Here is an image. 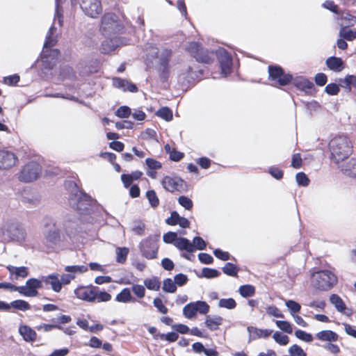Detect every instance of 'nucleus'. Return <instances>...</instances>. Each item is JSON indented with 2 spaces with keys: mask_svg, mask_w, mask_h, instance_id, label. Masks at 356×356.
I'll return each mask as SVG.
<instances>
[{
  "mask_svg": "<svg viewBox=\"0 0 356 356\" xmlns=\"http://www.w3.org/2000/svg\"><path fill=\"white\" fill-rule=\"evenodd\" d=\"M186 49L199 63H210L216 56L220 63L222 74L227 76L232 72V57L224 48L220 47L216 51H209L202 47L198 42H189Z\"/></svg>",
  "mask_w": 356,
  "mask_h": 356,
  "instance_id": "obj_1",
  "label": "nucleus"
},
{
  "mask_svg": "<svg viewBox=\"0 0 356 356\" xmlns=\"http://www.w3.org/2000/svg\"><path fill=\"white\" fill-rule=\"evenodd\" d=\"M65 187L70 190L69 204L74 210L80 214L88 215L93 209L96 200L90 195L79 190L76 184L73 181H67Z\"/></svg>",
  "mask_w": 356,
  "mask_h": 356,
  "instance_id": "obj_2",
  "label": "nucleus"
},
{
  "mask_svg": "<svg viewBox=\"0 0 356 356\" xmlns=\"http://www.w3.org/2000/svg\"><path fill=\"white\" fill-rule=\"evenodd\" d=\"M172 56V51L170 49L162 48L157 50L152 58H147V66L157 72L159 78L163 83L168 81L170 77V61Z\"/></svg>",
  "mask_w": 356,
  "mask_h": 356,
  "instance_id": "obj_3",
  "label": "nucleus"
},
{
  "mask_svg": "<svg viewBox=\"0 0 356 356\" xmlns=\"http://www.w3.org/2000/svg\"><path fill=\"white\" fill-rule=\"evenodd\" d=\"M55 2L56 8L54 24H52L49 29L43 47V51H47V56L49 60L53 61H55L59 55V51L58 49H49V48L55 46L58 41L57 29L54 24L56 22H58V24L60 26L63 25V10L61 6H60L61 3V0H55Z\"/></svg>",
  "mask_w": 356,
  "mask_h": 356,
  "instance_id": "obj_4",
  "label": "nucleus"
},
{
  "mask_svg": "<svg viewBox=\"0 0 356 356\" xmlns=\"http://www.w3.org/2000/svg\"><path fill=\"white\" fill-rule=\"evenodd\" d=\"M352 148L351 143L346 136L333 138L329 143L331 161L336 164H339L351 154Z\"/></svg>",
  "mask_w": 356,
  "mask_h": 356,
  "instance_id": "obj_5",
  "label": "nucleus"
},
{
  "mask_svg": "<svg viewBox=\"0 0 356 356\" xmlns=\"http://www.w3.org/2000/svg\"><path fill=\"white\" fill-rule=\"evenodd\" d=\"M44 243L47 247L54 248L61 241V232L59 228V222L50 216H47L43 220Z\"/></svg>",
  "mask_w": 356,
  "mask_h": 356,
  "instance_id": "obj_6",
  "label": "nucleus"
},
{
  "mask_svg": "<svg viewBox=\"0 0 356 356\" xmlns=\"http://www.w3.org/2000/svg\"><path fill=\"white\" fill-rule=\"evenodd\" d=\"M2 232L9 241L19 243L24 241L26 236L24 228L15 219L8 220L2 227Z\"/></svg>",
  "mask_w": 356,
  "mask_h": 356,
  "instance_id": "obj_7",
  "label": "nucleus"
},
{
  "mask_svg": "<svg viewBox=\"0 0 356 356\" xmlns=\"http://www.w3.org/2000/svg\"><path fill=\"white\" fill-rule=\"evenodd\" d=\"M337 275L329 270H321L312 275L314 287L321 291H328L337 284Z\"/></svg>",
  "mask_w": 356,
  "mask_h": 356,
  "instance_id": "obj_8",
  "label": "nucleus"
},
{
  "mask_svg": "<svg viewBox=\"0 0 356 356\" xmlns=\"http://www.w3.org/2000/svg\"><path fill=\"white\" fill-rule=\"evenodd\" d=\"M159 235L149 236L140 242L138 248L143 257L147 259L157 258L159 248Z\"/></svg>",
  "mask_w": 356,
  "mask_h": 356,
  "instance_id": "obj_9",
  "label": "nucleus"
},
{
  "mask_svg": "<svg viewBox=\"0 0 356 356\" xmlns=\"http://www.w3.org/2000/svg\"><path fill=\"white\" fill-rule=\"evenodd\" d=\"M81 220L72 215H67L64 217L61 224L66 236L72 241H74L76 239L79 232H81V227L79 222ZM60 224V222H59Z\"/></svg>",
  "mask_w": 356,
  "mask_h": 356,
  "instance_id": "obj_10",
  "label": "nucleus"
},
{
  "mask_svg": "<svg viewBox=\"0 0 356 356\" xmlns=\"http://www.w3.org/2000/svg\"><path fill=\"white\" fill-rule=\"evenodd\" d=\"M101 30L104 34H115L123 29V26L118 21V17L113 13H106L102 17Z\"/></svg>",
  "mask_w": 356,
  "mask_h": 356,
  "instance_id": "obj_11",
  "label": "nucleus"
},
{
  "mask_svg": "<svg viewBox=\"0 0 356 356\" xmlns=\"http://www.w3.org/2000/svg\"><path fill=\"white\" fill-rule=\"evenodd\" d=\"M41 173V166L37 162L31 161L26 164L19 175V179L24 182H31L38 179Z\"/></svg>",
  "mask_w": 356,
  "mask_h": 356,
  "instance_id": "obj_12",
  "label": "nucleus"
},
{
  "mask_svg": "<svg viewBox=\"0 0 356 356\" xmlns=\"http://www.w3.org/2000/svg\"><path fill=\"white\" fill-rule=\"evenodd\" d=\"M269 79L276 81L280 86L288 85L293 80V75L290 73H284L282 67L279 65L268 66Z\"/></svg>",
  "mask_w": 356,
  "mask_h": 356,
  "instance_id": "obj_13",
  "label": "nucleus"
},
{
  "mask_svg": "<svg viewBox=\"0 0 356 356\" xmlns=\"http://www.w3.org/2000/svg\"><path fill=\"white\" fill-rule=\"evenodd\" d=\"M161 185L170 193L175 191L182 193L187 188L186 181L179 177L165 176L161 181Z\"/></svg>",
  "mask_w": 356,
  "mask_h": 356,
  "instance_id": "obj_14",
  "label": "nucleus"
},
{
  "mask_svg": "<svg viewBox=\"0 0 356 356\" xmlns=\"http://www.w3.org/2000/svg\"><path fill=\"white\" fill-rule=\"evenodd\" d=\"M80 8L86 15L96 18L102 13L101 0H79Z\"/></svg>",
  "mask_w": 356,
  "mask_h": 356,
  "instance_id": "obj_15",
  "label": "nucleus"
},
{
  "mask_svg": "<svg viewBox=\"0 0 356 356\" xmlns=\"http://www.w3.org/2000/svg\"><path fill=\"white\" fill-rule=\"evenodd\" d=\"M42 287V278H30L26 280L24 286H19V293L26 297H35L38 295V290Z\"/></svg>",
  "mask_w": 356,
  "mask_h": 356,
  "instance_id": "obj_16",
  "label": "nucleus"
},
{
  "mask_svg": "<svg viewBox=\"0 0 356 356\" xmlns=\"http://www.w3.org/2000/svg\"><path fill=\"white\" fill-rule=\"evenodd\" d=\"M202 74V70L195 72L190 66L184 67L180 70L178 74V82L183 86L191 84L195 79L198 78V74Z\"/></svg>",
  "mask_w": 356,
  "mask_h": 356,
  "instance_id": "obj_17",
  "label": "nucleus"
},
{
  "mask_svg": "<svg viewBox=\"0 0 356 356\" xmlns=\"http://www.w3.org/2000/svg\"><path fill=\"white\" fill-rule=\"evenodd\" d=\"M17 156L6 149H0V170H8L13 167L17 162Z\"/></svg>",
  "mask_w": 356,
  "mask_h": 356,
  "instance_id": "obj_18",
  "label": "nucleus"
},
{
  "mask_svg": "<svg viewBox=\"0 0 356 356\" xmlns=\"http://www.w3.org/2000/svg\"><path fill=\"white\" fill-rule=\"evenodd\" d=\"M96 291L95 286H81L74 290V293L78 298L92 302L95 301Z\"/></svg>",
  "mask_w": 356,
  "mask_h": 356,
  "instance_id": "obj_19",
  "label": "nucleus"
},
{
  "mask_svg": "<svg viewBox=\"0 0 356 356\" xmlns=\"http://www.w3.org/2000/svg\"><path fill=\"white\" fill-rule=\"evenodd\" d=\"M291 82H293L294 86L298 89L308 94H311V90L314 88V84L313 82L305 76H300L295 78L293 77Z\"/></svg>",
  "mask_w": 356,
  "mask_h": 356,
  "instance_id": "obj_20",
  "label": "nucleus"
},
{
  "mask_svg": "<svg viewBox=\"0 0 356 356\" xmlns=\"http://www.w3.org/2000/svg\"><path fill=\"white\" fill-rule=\"evenodd\" d=\"M113 85L115 88L122 90L124 92L129 91L131 92H136L138 90V88L135 84L119 77H115L113 79Z\"/></svg>",
  "mask_w": 356,
  "mask_h": 356,
  "instance_id": "obj_21",
  "label": "nucleus"
},
{
  "mask_svg": "<svg viewBox=\"0 0 356 356\" xmlns=\"http://www.w3.org/2000/svg\"><path fill=\"white\" fill-rule=\"evenodd\" d=\"M42 282H44L47 285H50L51 289L56 293H58L62 289V283L58 277V274L53 273L47 276H42Z\"/></svg>",
  "mask_w": 356,
  "mask_h": 356,
  "instance_id": "obj_22",
  "label": "nucleus"
},
{
  "mask_svg": "<svg viewBox=\"0 0 356 356\" xmlns=\"http://www.w3.org/2000/svg\"><path fill=\"white\" fill-rule=\"evenodd\" d=\"M325 64L330 70L335 72H340L345 68V63L342 58L334 56L327 58Z\"/></svg>",
  "mask_w": 356,
  "mask_h": 356,
  "instance_id": "obj_23",
  "label": "nucleus"
},
{
  "mask_svg": "<svg viewBox=\"0 0 356 356\" xmlns=\"http://www.w3.org/2000/svg\"><path fill=\"white\" fill-rule=\"evenodd\" d=\"M8 270L10 278L14 280H18L19 278H26L29 275V270L26 266H15L8 265L6 267Z\"/></svg>",
  "mask_w": 356,
  "mask_h": 356,
  "instance_id": "obj_24",
  "label": "nucleus"
},
{
  "mask_svg": "<svg viewBox=\"0 0 356 356\" xmlns=\"http://www.w3.org/2000/svg\"><path fill=\"white\" fill-rule=\"evenodd\" d=\"M248 331L250 333V339L254 340L257 338H267L271 333L272 330L268 329H259L254 327H248Z\"/></svg>",
  "mask_w": 356,
  "mask_h": 356,
  "instance_id": "obj_25",
  "label": "nucleus"
},
{
  "mask_svg": "<svg viewBox=\"0 0 356 356\" xmlns=\"http://www.w3.org/2000/svg\"><path fill=\"white\" fill-rule=\"evenodd\" d=\"M346 175L356 177V158H351L348 162L339 166Z\"/></svg>",
  "mask_w": 356,
  "mask_h": 356,
  "instance_id": "obj_26",
  "label": "nucleus"
},
{
  "mask_svg": "<svg viewBox=\"0 0 356 356\" xmlns=\"http://www.w3.org/2000/svg\"><path fill=\"white\" fill-rule=\"evenodd\" d=\"M222 322L223 318L220 316H207L205 325L211 331H215L218 329L219 325L222 324Z\"/></svg>",
  "mask_w": 356,
  "mask_h": 356,
  "instance_id": "obj_27",
  "label": "nucleus"
},
{
  "mask_svg": "<svg viewBox=\"0 0 356 356\" xmlns=\"http://www.w3.org/2000/svg\"><path fill=\"white\" fill-rule=\"evenodd\" d=\"M174 245L179 250H186L188 252H193L195 250L194 245L186 238H178Z\"/></svg>",
  "mask_w": 356,
  "mask_h": 356,
  "instance_id": "obj_28",
  "label": "nucleus"
},
{
  "mask_svg": "<svg viewBox=\"0 0 356 356\" xmlns=\"http://www.w3.org/2000/svg\"><path fill=\"white\" fill-rule=\"evenodd\" d=\"M19 332L26 341H34L36 339V332L27 325H21L19 327Z\"/></svg>",
  "mask_w": 356,
  "mask_h": 356,
  "instance_id": "obj_29",
  "label": "nucleus"
},
{
  "mask_svg": "<svg viewBox=\"0 0 356 356\" xmlns=\"http://www.w3.org/2000/svg\"><path fill=\"white\" fill-rule=\"evenodd\" d=\"M316 337L323 341H337L338 334L332 330H322L316 334Z\"/></svg>",
  "mask_w": 356,
  "mask_h": 356,
  "instance_id": "obj_30",
  "label": "nucleus"
},
{
  "mask_svg": "<svg viewBox=\"0 0 356 356\" xmlns=\"http://www.w3.org/2000/svg\"><path fill=\"white\" fill-rule=\"evenodd\" d=\"M145 163L148 168L151 170V171L147 172V175L152 178H154L156 176V172L154 170L161 169L162 167L161 163L152 158L146 159Z\"/></svg>",
  "mask_w": 356,
  "mask_h": 356,
  "instance_id": "obj_31",
  "label": "nucleus"
},
{
  "mask_svg": "<svg viewBox=\"0 0 356 356\" xmlns=\"http://www.w3.org/2000/svg\"><path fill=\"white\" fill-rule=\"evenodd\" d=\"M330 302L334 306L338 312H343L346 309L343 300L337 294H332L330 296Z\"/></svg>",
  "mask_w": 356,
  "mask_h": 356,
  "instance_id": "obj_32",
  "label": "nucleus"
},
{
  "mask_svg": "<svg viewBox=\"0 0 356 356\" xmlns=\"http://www.w3.org/2000/svg\"><path fill=\"white\" fill-rule=\"evenodd\" d=\"M337 19L344 21L348 26H353L356 24V17L355 15L341 10L340 13L338 14Z\"/></svg>",
  "mask_w": 356,
  "mask_h": 356,
  "instance_id": "obj_33",
  "label": "nucleus"
},
{
  "mask_svg": "<svg viewBox=\"0 0 356 356\" xmlns=\"http://www.w3.org/2000/svg\"><path fill=\"white\" fill-rule=\"evenodd\" d=\"M115 300L120 302L125 303L129 302H134L135 301V299L132 298L129 289L124 288L116 296Z\"/></svg>",
  "mask_w": 356,
  "mask_h": 356,
  "instance_id": "obj_34",
  "label": "nucleus"
},
{
  "mask_svg": "<svg viewBox=\"0 0 356 356\" xmlns=\"http://www.w3.org/2000/svg\"><path fill=\"white\" fill-rule=\"evenodd\" d=\"M118 46L117 41L115 39L106 40L102 42L101 51L103 54H108L114 51Z\"/></svg>",
  "mask_w": 356,
  "mask_h": 356,
  "instance_id": "obj_35",
  "label": "nucleus"
},
{
  "mask_svg": "<svg viewBox=\"0 0 356 356\" xmlns=\"http://www.w3.org/2000/svg\"><path fill=\"white\" fill-rule=\"evenodd\" d=\"M238 293L243 298H250L254 295L255 288L251 284L241 285L238 288Z\"/></svg>",
  "mask_w": 356,
  "mask_h": 356,
  "instance_id": "obj_36",
  "label": "nucleus"
},
{
  "mask_svg": "<svg viewBox=\"0 0 356 356\" xmlns=\"http://www.w3.org/2000/svg\"><path fill=\"white\" fill-rule=\"evenodd\" d=\"M222 270L227 275L232 276V277H237L239 268L235 264L230 263V262H227L222 268Z\"/></svg>",
  "mask_w": 356,
  "mask_h": 356,
  "instance_id": "obj_37",
  "label": "nucleus"
},
{
  "mask_svg": "<svg viewBox=\"0 0 356 356\" xmlns=\"http://www.w3.org/2000/svg\"><path fill=\"white\" fill-rule=\"evenodd\" d=\"M116 261L119 264H124L127 261L129 250L127 248L118 247L115 250Z\"/></svg>",
  "mask_w": 356,
  "mask_h": 356,
  "instance_id": "obj_38",
  "label": "nucleus"
},
{
  "mask_svg": "<svg viewBox=\"0 0 356 356\" xmlns=\"http://www.w3.org/2000/svg\"><path fill=\"white\" fill-rule=\"evenodd\" d=\"M339 34L340 38L346 39L348 41H353L356 39V31L347 29L345 26L341 29Z\"/></svg>",
  "mask_w": 356,
  "mask_h": 356,
  "instance_id": "obj_39",
  "label": "nucleus"
},
{
  "mask_svg": "<svg viewBox=\"0 0 356 356\" xmlns=\"http://www.w3.org/2000/svg\"><path fill=\"white\" fill-rule=\"evenodd\" d=\"M218 307L220 308H225L227 309H234L236 308L237 304L235 300L232 298H221L218 301Z\"/></svg>",
  "mask_w": 356,
  "mask_h": 356,
  "instance_id": "obj_40",
  "label": "nucleus"
},
{
  "mask_svg": "<svg viewBox=\"0 0 356 356\" xmlns=\"http://www.w3.org/2000/svg\"><path fill=\"white\" fill-rule=\"evenodd\" d=\"M10 307L20 311H27L31 309V305L24 300H16L10 302Z\"/></svg>",
  "mask_w": 356,
  "mask_h": 356,
  "instance_id": "obj_41",
  "label": "nucleus"
},
{
  "mask_svg": "<svg viewBox=\"0 0 356 356\" xmlns=\"http://www.w3.org/2000/svg\"><path fill=\"white\" fill-rule=\"evenodd\" d=\"M196 314L197 311L194 302H190L184 306L183 309V314L186 318L191 319L196 315Z\"/></svg>",
  "mask_w": 356,
  "mask_h": 356,
  "instance_id": "obj_42",
  "label": "nucleus"
},
{
  "mask_svg": "<svg viewBox=\"0 0 356 356\" xmlns=\"http://www.w3.org/2000/svg\"><path fill=\"white\" fill-rule=\"evenodd\" d=\"M145 286L149 290L159 291L161 287V282L156 277L144 280Z\"/></svg>",
  "mask_w": 356,
  "mask_h": 356,
  "instance_id": "obj_43",
  "label": "nucleus"
},
{
  "mask_svg": "<svg viewBox=\"0 0 356 356\" xmlns=\"http://www.w3.org/2000/svg\"><path fill=\"white\" fill-rule=\"evenodd\" d=\"M156 115L167 122H169L172 119V112L168 107L166 106L162 107L160 109H159L156 111Z\"/></svg>",
  "mask_w": 356,
  "mask_h": 356,
  "instance_id": "obj_44",
  "label": "nucleus"
},
{
  "mask_svg": "<svg viewBox=\"0 0 356 356\" xmlns=\"http://www.w3.org/2000/svg\"><path fill=\"white\" fill-rule=\"evenodd\" d=\"M179 338V335L175 332H168L167 334H161L159 333L156 336H154V339H160L161 340H166L169 342H175Z\"/></svg>",
  "mask_w": 356,
  "mask_h": 356,
  "instance_id": "obj_45",
  "label": "nucleus"
},
{
  "mask_svg": "<svg viewBox=\"0 0 356 356\" xmlns=\"http://www.w3.org/2000/svg\"><path fill=\"white\" fill-rule=\"evenodd\" d=\"M60 75L63 79H74L75 73L70 66L65 65L60 68Z\"/></svg>",
  "mask_w": 356,
  "mask_h": 356,
  "instance_id": "obj_46",
  "label": "nucleus"
},
{
  "mask_svg": "<svg viewBox=\"0 0 356 356\" xmlns=\"http://www.w3.org/2000/svg\"><path fill=\"white\" fill-rule=\"evenodd\" d=\"M163 290L166 293H173L177 291V286L171 278H166L163 280Z\"/></svg>",
  "mask_w": 356,
  "mask_h": 356,
  "instance_id": "obj_47",
  "label": "nucleus"
},
{
  "mask_svg": "<svg viewBox=\"0 0 356 356\" xmlns=\"http://www.w3.org/2000/svg\"><path fill=\"white\" fill-rule=\"evenodd\" d=\"M220 275V272L215 268H203L202 270V275L200 277L207 279L218 277Z\"/></svg>",
  "mask_w": 356,
  "mask_h": 356,
  "instance_id": "obj_48",
  "label": "nucleus"
},
{
  "mask_svg": "<svg viewBox=\"0 0 356 356\" xmlns=\"http://www.w3.org/2000/svg\"><path fill=\"white\" fill-rule=\"evenodd\" d=\"M146 197L149 201L150 206L156 208L159 204V200L154 190H149L146 192Z\"/></svg>",
  "mask_w": 356,
  "mask_h": 356,
  "instance_id": "obj_49",
  "label": "nucleus"
},
{
  "mask_svg": "<svg viewBox=\"0 0 356 356\" xmlns=\"http://www.w3.org/2000/svg\"><path fill=\"white\" fill-rule=\"evenodd\" d=\"M273 338L276 341V343L281 346H286L289 342V337L278 331L273 334Z\"/></svg>",
  "mask_w": 356,
  "mask_h": 356,
  "instance_id": "obj_50",
  "label": "nucleus"
},
{
  "mask_svg": "<svg viewBox=\"0 0 356 356\" xmlns=\"http://www.w3.org/2000/svg\"><path fill=\"white\" fill-rule=\"evenodd\" d=\"M341 82L345 84L342 86V87L348 88L350 91L351 90V86L356 87V76L347 75L343 80H341Z\"/></svg>",
  "mask_w": 356,
  "mask_h": 356,
  "instance_id": "obj_51",
  "label": "nucleus"
},
{
  "mask_svg": "<svg viewBox=\"0 0 356 356\" xmlns=\"http://www.w3.org/2000/svg\"><path fill=\"white\" fill-rule=\"evenodd\" d=\"M297 184L300 186H307L309 184V179L305 173L302 172H298L296 175Z\"/></svg>",
  "mask_w": 356,
  "mask_h": 356,
  "instance_id": "obj_52",
  "label": "nucleus"
},
{
  "mask_svg": "<svg viewBox=\"0 0 356 356\" xmlns=\"http://www.w3.org/2000/svg\"><path fill=\"white\" fill-rule=\"evenodd\" d=\"M196 311L201 314H207L209 312V305L204 301L198 300L194 302Z\"/></svg>",
  "mask_w": 356,
  "mask_h": 356,
  "instance_id": "obj_53",
  "label": "nucleus"
},
{
  "mask_svg": "<svg viewBox=\"0 0 356 356\" xmlns=\"http://www.w3.org/2000/svg\"><path fill=\"white\" fill-rule=\"evenodd\" d=\"M65 270L70 273H83L88 270V267L84 265L67 266L65 268Z\"/></svg>",
  "mask_w": 356,
  "mask_h": 356,
  "instance_id": "obj_54",
  "label": "nucleus"
},
{
  "mask_svg": "<svg viewBox=\"0 0 356 356\" xmlns=\"http://www.w3.org/2000/svg\"><path fill=\"white\" fill-rule=\"evenodd\" d=\"M178 202L186 210H191L193 207V201L189 197L184 195L179 197Z\"/></svg>",
  "mask_w": 356,
  "mask_h": 356,
  "instance_id": "obj_55",
  "label": "nucleus"
},
{
  "mask_svg": "<svg viewBox=\"0 0 356 356\" xmlns=\"http://www.w3.org/2000/svg\"><path fill=\"white\" fill-rule=\"evenodd\" d=\"M322 6L331 11L332 13H334L338 15L339 13H340V9L339 8L338 6L334 3L333 1L331 0H326L323 4Z\"/></svg>",
  "mask_w": 356,
  "mask_h": 356,
  "instance_id": "obj_56",
  "label": "nucleus"
},
{
  "mask_svg": "<svg viewBox=\"0 0 356 356\" xmlns=\"http://www.w3.org/2000/svg\"><path fill=\"white\" fill-rule=\"evenodd\" d=\"M295 336L305 342H312L313 341V337L311 334L306 332L305 331L301 330H297L295 332Z\"/></svg>",
  "mask_w": 356,
  "mask_h": 356,
  "instance_id": "obj_57",
  "label": "nucleus"
},
{
  "mask_svg": "<svg viewBox=\"0 0 356 356\" xmlns=\"http://www.w3.org/2000/svg\"><path fill=\"white\" fill-rule=\"evenodd\" d=\"M95 293V300H97V302H108L111 299V294L106 291H100L99 287L97 286Z\"/></svg>",
  "mask_w": 356,
  "mask_h": 356,
  "instance_id": "obj_58",
  "label": "nucleus"
},
{
  "mask_svg": "<svg viewBox=\"0 0 356 356\" xmlns=\"http://www.w3.org/2000/svg\"><path fill=\"white\" fill-rule=\"evenodd\" d=\"M47 51H42V69L51 70L53 69L55 61L51 60L46 55Z\"/></svg>",
  "mask_w": 356,
  "mask_h": 356,
  "instance_id": "obj_59",
  "label": "nucleus"
},
{
  "mask_svg": "<svg viewBox=\"0 0 356 356\" xmlns=\"http://www.w3.org/2000/svg\"><path fill=\"white\" fill-rule=\"evenodd\" d=\"M268 172L275 179L280 180L283 178L284 172L276 166H270L268 168Z\"/></svg>",
  "mask_w": 356,
  "mask_h": 356,
  "instance_id": "obj_60",
  "label": "nucleus"
},
{
  "mask_svg": "<svg viewBox=\"0 0 356 356\" xmlns=\"http://www.w3.org/2000/svg\"><path fill=\"white\" fill-rule=\"evenodd\" d=\"M276 325L282 331L291 334L293 332V328L291 324L286 321H276Z\"/></svg>",
  "mask_w": 356,
  "mask_h": 356,
  "instance_id": "obj_61",
  "label": "nucleus"
},
{
  "mask_svg": "<svg viewBox=\"0 0 356 356\" xmlns=\"http://www.w3.org/2000/svg\"><path fill=\"white\" fill-rule=\"evenodd\" d=\"M131 114V108L127 106H120L116 112L115 115L121 118H127Z\"/></svg>",
  "mask_w": 356,
  "mask_h": 356,
  "instance_id": "obj_62",
  "label": "nucleus"
},
{
  "mask_svg": "<svg viewBox=\"0 0 356 356\" xmlns=\"http://www.w3.org/2000/svg\"><path fill=\"white\" fill-rule=\"evenodd\" d=\"M285 305L290 310L291 315H293L294 313H298L300 311V305L293 300H289L286 301Z\"/></svg>",
  "mask_w": 356,
  "mask_h": 356,
  "instance_id": "obj_63",
  "label": "nucleus"
},
{
  "mask_svg": "<svg viewBox=\"0 0 356 356\" xmlns=\"http://www.w3.org/2000/svg\"><path fill=\"white\" fill-rule=\"evenodd\" d=\"M289 353L291 356H307V353L303 350V349L296 344H294L289 348Z\"/></svg>",
  "mask_w": 356,
  "mask_h": 356,
  "instance_id": "obj_64",
  "label": "nucleus"
}]
</instances>
